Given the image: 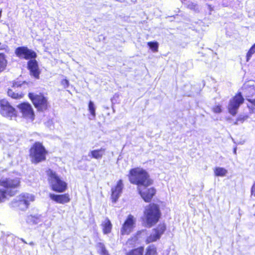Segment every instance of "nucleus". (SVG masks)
Returning <instances> with one entry per match:
<instances>
[{
	"label": "nucleus",
	"instance_id": "obj_31",
	"mask_svg": "<svg viewBox=\"0 0 255 255\" xmlns=\"http://www.w3.org/2000/svg\"><path fill=\"white\" fill-rule=\"evenodd\" d=\"M7 193L4 189H0V202H3L6 198Z\"/></svg>",
	"mask_w": 255,
	"mask_h": 255
},
{
	"label": "nucleus",
	"instance_id": "obj_25",
	"mask_svg": "<svg viewBox=\"0 0 255 255\" xmlns=\"http://www.w3.org/2000/svg\"><path fill=\"white\" fill-rule=\"evenodd\" d=\"M6 64L7 62L4 55L3 54L0 53V73L5 69Z\"/></svg>",
	"mask_w": 255,
	"mask_h": 255
},
{
	"label": "nucleus",
	"instance_id": "obj_14",
	"mask_svg": "<svg viewBox=\"0 0 255 255\" xmlns=\"http://www.w3.org/2000/svg\"><path fill=\"white\" fill-rule=\"evenodd\" d=\"M123 188L124 184L122 179L119 180L117 185L112 188L111 199L113 203H115L117 202L122 193Z\"/></svg>",
	"mask_w": 255,
	"mask_h": 255
},
{
	"label": "nucleus",
	"instance_id": "obj_15",
	"mask_svg": "<svg viewBox=\"0 0 255 255\" xmlns=\"http://www.w3.org/2000/svg\"><path fill=\"white\" fill-rule=\"evenodd\" d=\"M17 108L22 113L23 117L26 119L32 118V108L30 104L23 102L18 105Z\"/></svg>",
	"mask_w": 255,
	"mask_h": 255
},
{
	"label": "nucleus",
	"instance_id": "obj_7",
	"mask_svg": "<svg viewBox=\"0 0 255 255\" xmlns=\"http://www.w3.org/2000/svg\"><path fill=\"white\" fill-rule=\"evenodd\" d=\"M15 54L20 58L29 60L28 62V68L30 74L32 75V51L26 47H19L15 49Z\"/></svg>",
	"mask_w": 255,
	"mask_h": 255
},
{
	"label": "nucleus",
	"instance_id": "obj_39",
	"mask_svg": "<svg viewBox=\"0 0 255 255\" xmlns=\"http://www.w3.org/2000/svg\"><path fill=\"white\" fill-rule=\"evenodd\" d=\"M28 97H29V99L32 101V93H29L28 94Z\"/></svg>",
	"mask_w": 255,
	"mask_h": 255
},
{
	"label": "nucleus",
	"instance_id": "obj_11",
	"mask_svg": "<svg viewBox=\"0 0 255 255\" xmlns=\"http://www.w3.org/2000/svg\"><path fill=\"white\" fill-rule=\"evenodd\" d=\"M166 229L164 224H160L158 227L154 229L152 233L148 236L146 240L147 243L155 242L160 239L161 236L164 233Z\"/></svg>",
	"mask_w": 255,
	"mask_h": 255
},
{
	"label": "nucleus",
	"instance_id": "obj_29",
	"mask_svg": "<svg viewBox=\"0 0 255 255\" xmlns=\"http://www.w3.org/2000/svg\"><path fill=\"white\" fill-rule=\"evenodd\" d=\"M255 53V44H254L251 48L249 49V51L248 52L246 56V60L247 61H249L251 57L252 56L253 54H254Z\"/></svg>",
	"mask_w": 255,
	"mask_h": 255
},
{
	"label": "nucleus",
	"instance_id": "obj_30",
	"mask_svg": "<svg viewBox=\"0 0 255 255\" xmlns=\"http://www.w3.org/2000/svg\"><path fill=\"white\" fill-rule=\"evenodd\" d=\"M247 100L250 102V104L248 105V107L251 109L253 113H254L255 110V99H247Z\"/></svg>",
	"mask_w": 255,
	"mask_h": 255
},
{
	"label": "nucleus",
	"instance_id": "obj_12",
	"mask_svg": "<svg viewBox=\"0 0 255 255\" xmlns=\"http://www.w3.org/2000/svg\"><path fill=\"white\" fill-rule=\"evenodd\" d=\"M135 222L133 216L131 215H129L121 229V234L123 235L129 234L133 228Z\"/></svg>",
	"mask_w": 255,
	"mask_h": 255
},
{
	"label": "nucleus",
	"instance_id": "obj_33",
	"mask_svg": "<svg viewBox=\"0 0 255 255\" xmlns=\"http://www.w3.org/2000/svg\"><path fill=\"white\" fill-rule=\"evenodd\" d=\"M213 111L215 113H220L222 112L221 107L220 106H216L213 108Z\"/></svg>",
	"mask_w": 255,
	"mask_h": 255
},
{
	"label": "nucleus",
	"instance_id": "obj_1",
	"mask_svg": "<svg viewBox=\"0 0 255 255\" xmlns=\"http://www.w3.org/2000/svg\"><path fill=\"white\" fill-rule=\"evenodd\" d=\"M128 178L130 182L140 186L147 187L152 184L147 172L140 168H134L129 170Z\"/></svg>",
	"mask_w": 255,
	"mask_h": 255
},
{
	"label": "nucleus",
	"instance_id": "obj_35",
	"mask_svg": "<svg viewBox=\"0 0 255 255\" xmlns=\"http://www.w3.org/2000/svg\"><path fill=\"white\" fill-rule=\"evenodd\" d=\"M251 195L255 197V182L251 188Z\"/></svg>",
	"mask_w": 255,
	"mask_h": 255
},
{
	"label": "nucleus",
	"instance_id": "obj_10",
	"mask_svg": "<svg viewBox=\"0 0 255 255\" xmlns=\"http://www.w3.org/2000/svg\"><path fill=\"white\" fill-rule=\"evenodd\" d=\"M0 113L5 117H12L15 115V109L6 100H0Z\"/></svg>",
	"mask_w": 255,
	"mask_h": 255
},
{
	"label": "nucleus",
	"instance_id": "obj_8",
	"mask_svg": "<svg viewBox=\"0 0 255 255\" xmlns=\"http://www.w3.org/2000/svg\"><path fill=\"white\" fill-rule=\"evenodd\" d=\"M48 99L43 94L40 93L38 95L33 94V105L39 112H44L48 108Z\"/></svg>",
	"mask_w": 255,
	"mask_h": 255
},
{
	"label": "nucleus",
	"instance_id": "obj_20",
	"mask_svg": "<svg viewBox=\"0 0 255 255\" xmlns=\"http://www.w3.org/2000/svg\"><path fill=\"white\" fill-rule=\"evenodd\" d=\"M103 231L104 234H108L111 232L112 225L108 218H106L102 224Z\"/></svg>",
	"mask_w": 255,
	"mask_h": 255
},
{
	"label": "nucleus",
	"instance_id": "obj_28",
	"mask_svg": "<svg viewBox=\"0 0 255 255\" xmlns=\"http://www.w3.org/2000/svg\"><path fill=\"white\" fill-rule=\"evenodd\" d=\"M145 255H156V250L153 245L149 246L146 249Z\"/></svg>",
	"mask_w": 255,
	"mask_h": 255
},
{
	"label": "nucleus",
	"instance_id": "obj_22",
	"mask_svg": "<svg viewBox=\"0 0 255 255\" xmlns=\"http://www.w3.org/2000/svg\"><path fill=\"white\" fill-rule=\"evenodd\" d=\"M98 252L101 255H110L108 251L106 250L105 245L102 243H98L97 245Z\"/></svg>",
	"mask_w": 255,
	"mask_h": 255
},
{
	"label": "nucleus",
	"instance_id": "obj_18",
	"mask_svg": "<svg viewBox=\"0 0 255 255\" xmlns=\"http://www.w3.org/2000/svg\"><path fill=\"white\" fill-rule=\"evenodd\" d=\"M105 149L103 148H101L100 149H99L91 150L89 153L88 155L89 156H91L92 158L98 159L102 158L103 155L105 154Z\"/></svg>",
	"mask_w": 255,
	"mask_h": 255
},
{
	"label": "nucleus",
	"instance_id": "obj_37",
	"mask_svg": "<svg viewBox=\"0 0 255 255\" xmlns=\"http://www.w3.org/2000/svg\"><path fill=\"white\" fill-rule=\"evenodd\" d=\"M237 147H234V150H233V152L235 154H236V153H237Z\"/></svg>",
	"mask_w": 255,
	"mask_h": 255
},
{
	"label": "nucleus",
	"instance_id": "obj_32",
	"mask_svg": "<svg viewBox=\"0 0 255 255\" xmlns=\"http://www.w3.org/2000/svg\"><path fill=\"white\" fill-rule=\"evenodd\" d=\"M61 84L64 88H68L69 85V81L66 79L62 80L61 82Z\"/></svg>",
	"mask_w": 255,
	"mask_h": 255
},
{
	"label": "nucleus",
	"instance_id": "obj_40",
	"mask_svg": "<svg viewBox=\"0 0 255 255\" xmlns=\"http://www.w3.org/2000/svg\"><path fill=\"white\" fill-rule=\"evenodd\" d=\"M26 221H27V223H30L31 221V219H30V218L29 217Z\"/></svg>",
	"mask_w": 255,
	"mask_h": 255
},
{
	"label": "nucleus",
	"instance_id": "obj_13",
	"mask_svg": "<svg viewBox=\"0 0 255 255\" xmlns=\"http://www.w3.org/2000/svg\"><path fill=\"white\" fill-rule=\"evenodd\" d=\"M25 83V82H23L22 83H20V82H13L11 88L9 89L7 91L8 96L14 99H21L23 97L24 94L22 92H17L16 89L18 87H21L24 85Z\"/></svg>",
	"mask_w": 255,
	"mask_h": 255
},
{
	"label": "nucleus",
	"instance_id": "obj_3",
	"mask_svg": "<svg viewBox=\"0 0 255 255\" xmlns=\"http://www.w3.org/2000/svg\"><path fill=\"white\" fill-rule=\"evenodd\" d=\"M48 179L52 190L58 193L64 192L67 189V183L62 180L55 172L51 169L47 171Z\"/></svg>",
	"mask_w": 255,
	"mask_h": 255
},
{
	"label": "nucleus",
	"instance_id": "obj_2",
	"mask_svg": "<svg viewBox=\"0 0 255 255\" xmlns=\"http://www.w3.org/2000/svg\"><path fill=\"white\" fill-rule=\"evenodd\" d=\"M144 215L147 224L151 227L158 221L161 212L157 205L150 204L145 207Z\"/></svg>",
	"mask_w": 255,
	"mask_h": 255
},
{
	"label": "nucleus",
	"instance_id": "obj_17",
	"mask_svg": "<svg viewBox=\"0 0 255 255\" xmlns=\"http://www.w3.org/2000/svg\"><path fill=\"white\" fill-rule=\"evenodd\" d=\"M49 197L51 200L59 204H63L67 203L70 200L69 196L68 194L57 195L53 193H50Z\"/></svg>",
	"mask_w": 255,
	"mask_h": 255
},
{
	"label": "nucleus",
	"instance_id": "obj_41",
	"mask_svg": "<svg viewBox=\"0 0 255 255\" xmlns=\"http://www.w3.org/2000/svg\"><path fill=\"white\" fill-rule=\"evenodd\" d=\"M131 240H128L127 243H128V244H130V241H131Z\"/></svg>",
	"mask_w": 255,
	"mask_h": 255
},
{
	"label": "nucleus",
	"instance_id": "obj_4",
	"mask_svg": "<svg viewBox=\"0 0 255 255\" xmlns=\"http://www.w3.org/2000/svg\"><path fill=\"white\" fill-rule=\"evenodd\" d=\"M20 180L18 178H5L0 180V186L4 188L7 195L14 196L16 192L17 188L20 185Z\"/></svg>",
	"mask_w": 255,
	"mask_h": 255
},
{
	"label": "nucleus",
	"instance_id": "obj_43",
	"mask_svg": "<svg viewBox=\"0 0 255 255\" xmlns=\"http://www.w3.org/2000/svg\"><path fill=\"white\" fill-rule=\"evenodd\" d=\"M32 218H33V223L34 222V220H33L34 217L33 216L32 217Z\"/></svg>",
	"mask_w": 255,
	"mask_h": 255
},
{
	"label": "nucleus",
	"instance_id": "obj_38",
	"mask_svg": "<svg viewBox=\"0 0 255 255\" xmlns=\"http://www.w3.org/2000/svg\"><path fill=\"white\" fill-rule=\"evenodd\" d=\"M29 152L30 157H32V147L29 149Z\"/></svg>",
	"mask_w": 255,
	"mask_h": 255
},
{
	"label": "nucleus",
	"instance_id": "obj_27",
	"mask_svg": "<svg viewBox=\"0 0 255 255\" xmlns=\"http://www.w3.org/2000/svg\"><path fill=\"white\" fill-rule=\"evenodd\" d=\"M147 45L149 48L154 52H157L158 48V43L156 41H150L147 42Z\"/></svg>",
	"mask_w": 255,
	"mask_h": 255
},
{
	"label": "nucleus",
	"instance_id": "obj_5",
	"mask_svg": "<svg viewBox=\"0 0 255 255\" xmlns=\"http://www.w3.org/2000/svg\"><path fill=\"white\" fill-rule=\"evenodd\" d=\"M47 151L42 144L36 142L33 144V163H38L45 160Z\"/></svg>",
	"mask_w": 255,
	"mask_h": 255
},
{
	"label": "nucleus",
	"instance_id": "obj_36",
	"mask_svg": "<svg viewBox=\"0 0 255 255\" xmlns=\"http://www.w3.org/2000/svg\"><path fill=\"white\" fill-rule=\"evenodd\" d=\"M53 121L51 120H49L47 123H45L46 126L49 127L50 128H51L52 126H53Z\"/></svg>",
	"mask_w": 255,
	"mask_h": 255
},
{
	"label": "nucleus",
	"instance_id": "obj_24",
	"mask_svg": "<svg viewBox=\"0 0 255 255\" xmlns=\"http://www.w3.org/2000/svg\"><path fill=\"white\" fill-rule=\"evenodd\" d=\"M143 247H140L129 251L126 255H143Z\"/></svg>",
	"mask_w": 255,
	"mask_h": 255
},
{
	"label": "nucleus",
	"instance_id": "obj_16",
	"mask_svg": "<svg viewBox=\"0 0 255 255\" xmlns=\"http://www.w3.org/2000/svg\"><path fill=\"white\" fill-rule=\"evenodd\" d=\"M138 191L142 198L146 202H150L156 193V190L154 188H150L146 189L144 191H142L140 187H138Z\"/></svg>",
	"mask_w": 255,
	"mask_h": 255
},
{
	"label": "nucleus",
	"instance_id": "obj_26",
	"mask_svg": "<svg viewBox=\"0 0 255 255\" xmlns=\"http://www.w3.org/2000/svg\"><path fill=\"white\" fill-rule=\"evenodd\" d=\"M88 110L91 116L94 118L96 116V108L93 102L92 101H90L89 103Z\"/></svg>",
	"mask_w": 255,
	"mask_h": 255
},
{
	"label": "nucleus",
	"instance_id": "obj_34",
	"mask_svg": "<svg viewBox=\"0 0 255 255\" xmlns=\"http://www.w3.org/2000/svg\"><path fill=\"white\" fill-rule=\"evenodd\" d=\"M196 6V4L191 2L190 3L188 4V7L192 9H195Z\"/></svg>",
	"mask_w": 255,
	"mask_h": 255
},
{
	"label": "nucleus",
	"instance_id": "obj_6",
	"mask_svg": "<svg viewBox=\"0 0 255 255\" xmlns=\"http://www.w3.org/2000/svg\"><path fill=\"white\" fill-rule=\"evenodd\" d=\"M32 201V195L28 193H22L12 202L13 207H17L21 210L27 209Z\"/></svg>",
	"mask_w": 255,
	"mask_h": 255
},
{
	"label": "nucleus",
	"instance_id": "obj_19",
	"mask_svg": "<svg viewBox=\"0 0 255 255\" xmlns=\"http://www.w3.org/2000/svg\"><path fill=\"white\" fill-rule=\"evenodd\" d=\"M36 56V53L33 51V77L38 79L39 78V75L40 73V71L39 69L37 62L36 60L34 59Z\"/></svg>",
	"mask_w": 255,
	"mask_h": 255
},
{
	"label": "nucleus",
	"instance_id": "obj_42",
	"mask_svg": "<svg viewBox=\"0 0 255 255\" xmlns=\"http://www.w3.org/2000/svg\"><path fill=\"white\" fill-rule=\"evenodd\" d=\"M32 115H33V120L34 119V113L33 111Z\"/></svg>",
	"mask_w": 255,
	"mask_h": 255
},
{
	"label": "nucleus",
	"instance_id": "obj_23",
	"mask_svg": "<svg viewBox=\"0 0 255 255\" xmlns=\"http://www.w3.org/2000/svg\"><path fill=\"white\" fill-rule=\"evenodd\" d=\"M214 174L216 176L223 177L228 173L227 169L223 167H217L214 170Z\"/></svg>",
	"mask_w": 255,
	"mask_h": 255
},
{
	"label": "nucleus",
	"instance_id": "obj_9",
	"mask_svg": "<svg viewBox=\"0 0 255 255\" xmlns=\"http://www.w3.org/2000/svg\"><path fill=\"white\" fill-rule=\"evenodd\" d=\"M244 99L241 93L233 97L229 102L228 111L230 114L235 116L240 105L244 102Z\"/></svg>",
	"mask_w": 255,
	"mask_h": 255
},
{
	"label": "nucleus",
	"instance_id": "obj_21",
	"mask_svg": "<svg viewBox=\"0 0 255 255\" xmlns=\"http://www.w3.org/2000/svg\"><path fill=\"white\" fill-rule=\"evenodd\" d=\"M243 90L246 97L250 98L255 94V87L254 86L249 87H247V86H244Z\"/></svg>",
	"mask_w": 255,
	"mask_h": 255
}]
</instances>
